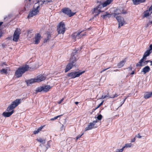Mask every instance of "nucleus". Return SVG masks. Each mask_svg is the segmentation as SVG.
Wrapping results in <instances>:
<instances>
[{
  "label": "nucleus",
  "mask_w": 152,
  "mask_h": 152,
  "mask_svg": "<svg viewBox=\"0 0 152 152\" xmlns=\"http://www.w3.org/2000/svg\"><path fill=\"white\" fill-rule=\"evenodd\" d=\"M105 98H106V97L105 96H102L101 98L103 99H104Z\"/></svg>",
  "instance_id": "50"
},
{
  "label": "nucleus",
  "mask_w": 152,
  "mask_h": 152,
  "mask_svg": "<svg viewBox=\"0 0 152 152\" xmlns=\"http://www.w3.org/2000/svg\"><path fill=\"white\" fill-rule=\"evenodd\" d=\"M63 100H64L63 98L61 99L58 102V104H60L63 101Z\"/></svg>",
  "instance_id": "41"
},
{
  "label": "nucleus",
  "mask_w": 152,
  "mask_h": 152,
  "mask_svg": "<svg viewBox=\"0 0 152 152\" xmlns=\"http://www.w3.org/2000/svg\"><path fill=\"white\" fill-rule=\"evenodd\" d=\"M7 65V64H6V63L5 62H4V63H3L2 64V65Z\"/></svg>",
  "instance_id": "54"
},
{
  "label": "nucleus",
  "mask_w": 152,
  "mask_h": 152,
  "mask_svg": "<svg viewBox=\"0 0 152 152\" xmlns=\"http://www.w3.org/2000/svg\"><path fill=\"white\" fill-rule=\"evenodd\" d=\"M77 51H75L74 52L72 53L71 55V57L70 59V62L76 64V61L77 59Z\"/></svg>",
  "instance_id": "10"
},
{
  "label": "nucleus",
  "mask_w": 152,
  "mask_h": 152,
  "mask_svg": "<svg viewBox=\"0 0 152 152\" xmlns=\"http://www.w3.org/2000/svg\"><path fill=\"white\" fill-rule=\"evenodd\" d=\"M35 69L34 68L29 67L28 65H25L24 66L20 67L16 71L15 75L17 78H19L22 77L23 75L26 71L30 69Z\"/></svg>",
  "instance_id": "2"
},
{
  "label": "nucleus",
  "mask_w": 152,
  "mask_h": 152,
  "mask_svg": "<svg viewBox=\"0 0 152 152\" xmlns=\"http://www.w3.org/2000/svg\"><path fill=\"white\" fill-rule=\"evenodd\" d=\"M129 68H130V69L131 70L132 69V67L131 66Z\"/></svg>",
  "instance_id": "59"
},
{
  "label": "nucleus",
  "mask_w": 152,
  "mask_h": 152,
  "mask_svg": "<svg viewBox=\"0 0 152 152\" xmlns=\"http://www.w3.org/2000/svg\"><path fill=\"white\" fill-rule=\"evenodd\" d=\"M3 23V22H0V27L2 25Z\"/></svg>",
  "instance_id": "48"
},
{
  "label": "nucleus",
  "mask_w": 152,
  "mask_h": 152,
  "mask_svg": "<svg viewBox=\"0 0 152 152\" xmlns=\"http://www.w3.org/2000/svg\"><path fill=\"white\" fill-rule=\"evenodd\" d=\"M150 63H151L150 66H152V61H150Z\"/></svg>",
  "instance_id": "51"
},
{
  "label": "nucleus",
  "mask_w": 152,
  "mask_h": 152,
  "mask_svg": "<svg viewBox=\"0 0 152 152\" xmlns=\"http://www.w3.org/2000/svg\"><path fill=\"white\" fill-rule=\"evenodd\" d=\"M152 96V92H146L144 95V97L145 99H148Z\"/></svg>",
  "instance_id": "24"
},
{
  "label": "nucleus",
  "mask_w": 152,
  "mask_h": 152,
  "mask_svg": "<svg viewBox=\"0 0 152 152\" xmlns=\"http://www.w3.org/2000/svg\"><path fill=\"white\" fill-rule=\"evenodd\" d=\"M137 137L139 138H140L142 137V136H140L139 134H138V135Z\"/></svg>",
  "instance_id": "46"
},
{
  "label": "nucleus",
  "mask_w": 152,
  "mask_h": 152,
  "mask_svg": "<svg viewBox=\"0 0 152 152\" xmlns=\"http://www.w3.org/2000/svg\"><path fill=\"white\" fill-rule=\"evenodd\" d=\"M52 88V87L49 85H47L39 87L36 90L37 92L42 91L46 93L48 92Z\"/></svg>",
  "instance_id": "5"
},
{
  "label": "nucleus",
  "mask_w": 152,
  "mask_h": 152,
  "mask_svg": "<svg viewBox=\"0 0 152 152\" xmlns=\"http://www.w3.org/2000/svg\"><path fill=\"white\" fill-rule=\"evenodd\" d=\"M74 64L72 63L71 62L68 63L66 65L65 69V72H66L70 70L72 67L75 66Z\"/></svg>",
  "instance_id": "14"
},
{
  "label": "nucleus",
  "mask_w": 152,
  "mask_h": 152,
  "mask_svg": "<svg viewBox=\"0 0 152 152\" xmlns=\"http://www.w3.org/2000/svg\"><path fill=\"white\" fill-rule=\"evenodd\" d=\"M102 116L101 115H99L97 117V118L99 120H100L102 119Z\"/></svg>",
  "instance_id": "31"
},
{
  "label": "nucleus",
  "mask_w": 152,
  "mask_h": 152,
  "mask_svg": "<svg viewBox=\"0 0 152 152\" xmlns=\"http://www.w3.org/2000/svg\"><path fill=\"white\" fill-rule=\"evenodd\" d=\"M21 103V99H17L12 102L7 108L6 111L8 112H4L2 115L5 117H8L11 116L14 113V109Z\"/></svg>",
  "instance_id": "1"
},
{
  "label": "nucleus",
  "mask_w": 152,
  "mask_h": 152,
  "mask_svg": "<svg viewBox=\"0 0 152 152\" xmlns=\"http://www.w3.org/2000/svg\"><path fill=\"white\" fill-rule=\"evenodd\" d=\"M41 35L39 34L38 33L36 34L34 39H35V44H38L40 42Z\"/></svg>",
  "instance_id": "16"
},
{
  "label": "nucleus",
  "mask_w": 152,
  "mask_h": 152,
  "mask_svg": "<svg viewBox=\"0 0 152 152\" xmlns=\"http://www.w3.org/2000/svg\"><path fill=\"white\" fill-rule=\"evenodd\" d=\"M74 35L73 36L74 38L79 39L80 38L82 37L83 36L86 35V33L85 32H83V31L80 32L78 33L76 35V33H75L74 34Z\"/></svg>",
  "instance_id": "13"
},
{
  "label": "nucleus",
  "mask_w": 152,
  "mask_h": 152,
  "mask_svg": "<svg viewBox=\"0 0 152 152\" xmlns=\"http://www.w3.org/2000/svg\"><path fill=\"white\" fill-rule=\"evenodd\" d=\"M61 11L63 13L70 17L73 16L76 13V12H72L71 10L69 8L66 7L62 9Z\"/></svg>",
  "instance_id": "7"
},
{
  "label": "nucleus",
  "mask_w": 152,
  "mask_h": 152,
  "mask_svg": "<svg viewBox=\"0 0 152 152\" xmlns=\"http://www.w3.org/2000/svg\"><path fill=\"white\" fill-rule=\"evenodd\" d=\"M131 75H133L134 74V71H132V72L130 74Z\"/></svg>",
  "instance_id": "53"
},
{
  "label": "nucleus",
  "mask_w": 152,
  "mask_h": 152,
  "mask_svg": "<svg viewBox=\"0 0 152 152\" xmlns=\"http://www.w3.org/2000/svg\"><path fill=\"white\" fill-rule=\"evenodd\" d=\"M113 0H106L105 2L102 4H99L98 6L96 7L95 10H96L97 9L99 8L100 9L102 7H106L107 6L110 4L111 2L113 1Z\"/></svg>",
  "instance_id": "9"
},
{
  "label": "nucleus",
  "mask_w": 152,
  "mask_h": 152,
  "mask_svg": "<svg viewBox=\"0 0 152 152\" xmlns=\"http://www.w3.org/2000/svg\"><path fill=\"white\" fill-rule=\"evenodd\" d=\"M148 10L151 12V14L152 13V5L150 7Z\"/></svg>",
  "instance_id": "37"
},
{
  "label": "nucleus",
  "mask_w": 152,
  "mask_h": 152,
  "mask_svg": "<svg viewBox=\"0 0 152 152\" xmlns=\"http://www.w3.org/2000/svg\"><path fill=\"white\" fill-rule=\"evenodd\" d=\"M119 71V70H118V69H116V70H115L114 71Z\"/></svg>",
  "instance_id": "58"
},
{
  "label": "nucleus",
  "mask_w": 152,
  "mask_h": 152,
  "mask_svg": "<svg viewBox=\"0 0 152 152\" xmlns=\"http://www.w3.org/2000/svg\"><path fill=\"white\" fill-rule=\"evenodd\" d=\"M132 1L134 5H137L145 2V0H132Z\"/></svg>",
  "instance_id": "21"
},
{
  "label": "nucleus",
  "mask_w": 152,
  "mask_h": 152,
  "mask_svg": "<svg viewBox=\"0 0 152 152\" xmlns=\"http://www.w3.org/2000/svg\"><path fill=\"white\" fill-rule=\"evenodd\" d=\"M150 60H147V61H144L143 63L144 64H143V65L142 64L143 66L146 65L148 64V63L150 62Z\"/></svg>",
  "instance_id": "32"
},
{
  "label": "nucleus",
  "mask_w": 152,
  "mask_h": 152,
  "mask_svg": "<svg viewBox=\"0 0 152 152\" xmlns=\"http://www.w3.org/2000/svg\"><path fill=\"white\" fill-rule=\"evenodd\" d=\"M44 126H41L37 130L34 131V134H36L38 133L40 131H41Z\"/></svg>",
  "instance_id": "26"
},
{
  "label": "nucleus",
  "mask_w": 152,
  "mask_h": 152,
  "mask_svg": "<svg viewBox=\"0 0 152 152\" xmlns=\"http://www.w3.org/2000/svg\"><path fill=\"white\" fill-rule=\"evenodd\" d=\"M36 140L39 142L40 143H42V144H44L45 143V142L46 140V139H42L41 138H40L39 139H37Z\"/></svg>",
  "instance_id": "27"
},
{
  "label": "nucleus",
  "mask_w": 152,
  "mask_h": 152,
  "mask_svg": "<svg viewBox=\"0 0 152 152\" xmlns=\"http://www.w3.org/2000/svg\"><path fill=\"white\" fill-rule=\"evenodd\" d=\"M107 15H103L102 18H104L106 17V16H107Z\"/></svg>",
  "instance_id": "47"
},
{
  "label": "nucleus",
  "mask_w": 152,
  "mask_h": 152,
  "mask_svg": "<svg viewBox=\"0 0 152 152\" xmlns=\"http://www.w3.org/2000/svg\"><path fill=\"white\" fill-rule=\"evenodd\" d=\"M151 52L150 51V50H147L144 54L147 57L150 55Z\"/></svg>",
  "instance_id": "29"
},
{
  "label": "nucleus",
  "mask_w": 152,
  "mask_h": 152,
  "mask_svg": "<svg viewBox=\"0 0 152 152\" xmlns=\"http://www.w3.org/2000/svg\"><path fill=\"white\" fill-rule=\"evenodd\" d=\"M46 77L42 75H39L36 78V82H40L45 80Z\"/></svg>",
  "instance_id": "17"
},
{
  "label": "nucleus",
  "mask_w": 152,
  "mask_h": 152,
  "mask_svg": "<svg viewBox=\"0 0 152 152\" xmlns=\"http://www.w3.org/2000/svg\"><path fill=\"white\" fill-rule=\"evenodd\" d=\"M39 7V6H38L36 8L33 9L31 11H30L28 16V18H29L32 17L38 13L39 12L38 10Z\"/></svg>",
  "instance_id": "12"
},
{
  "label": "nucleus",
  "mask_w": 152,
  "mask_h": 152,
  "mask_svg": "<svg viewBox=\"0 0 152 152\" xmlns=\"http://www.w3.org/2000/svg\"><path fill=\"white\" fill-rule=\"evenodd\" d=\"M31 0H28L29 1H31Z\"/></svg>",
  "instance_id": "61"
},
{
  "label": "nucleus",
  "mask_w": 152,
  "mask_h": 152,
  "mask_svg": "<svg viewBox=\"0 0 152 152\" xmlns=\"http://www.w3.org/2000/svg\"><path fill=\"white\" fill-rule=\"evenodd\" d=\"M97 122L98 121L96 120L92 122H91L89 123L88 126L86 128L85 131L96 128V127L95 126V125L96 124Z\"/></svg>",
  "instance_id": "11"
},
{
  "label": "nucleus",
  "mask_w": 152,
  "mask_h": 152,
  "mask_svg": "<svg viewBox=\"0 0 152 152\" xmlns=\"http://www.w3.org/2000/svg\"><path fill=\"white\" fill-rule=\"evenodd\" d=\"M150 50V51H151L152 50V45H151L150 46V48L148 50Z\"/></svg>",
  "instance_id": "42"
},
{
  "label": "nucleus",
  "mask_w": 152,
  "mask_h": 152,
  "mask_svg": "<svg viewBox=\"0 0 152 152\" xmlns=\"http://www.w3.org/2000/svg\"><path fill=\"white\" fill-rule=\"evenodd\" d=\"M126 58L123 60L122 61H120L117 64V66L118 68H121L124 65L125 62H126Z\"/></svg>",
  "instance_id": "19"
},
{
  "label": "nucleus",
  "mask_w": 152,
  "mask_h": 152,
  "mask_svg": "<svg viewBox=\"0 0 152 152\" xmlns=\"http://www.w3.org/2000/svg\"><path fill=\"white\" fill-rule=\"evenodd\" d=\"M105 96V97H106H106H108V98H109V97L110 96H109V95H108V94H107V95H106V96Z\"/></svg>",
  "instance_id": "49"
},
{
  "label": "nucleus",
  "mask_w": 152,
  "mask_h": 152,
  "mask_svg": "<svg viewBox=\"0 0 152 152\" xmlns=\"http://www.w3.org/2000/svg\"><path fill=\"white\" fill-rule=\"evenodd\" d=\"M151 24H152V21H150L148 23L145 27H147L148 26Z\"/></svg>",
  "instance_id": "35"
},
{
  "label": "nucleus",
  "mask_w": 152,
  "mask_h": 152,
  "mask_svg": "<svg viewBox=\"0 0 152 152\" xmlns=\"http://www.w3.org/2000/svg\"><path fill=\"white\" fill-rule=\"evenodd\" d=\"M97 108H96V107L95 109H94L92 110V112H93L96 109H97Z\"/></svg>",
  "instance_id": "52"
},
{
  "label": "nucleus",
  "mask_w": 152,
  "mask_h": 152,
  "mask_svg": "<svg viewBox=\"0 0 152 152\" xmlns=\"http://www.w3.org/2000/svg\"><path fill=\"white\" fill-rule=\"evenodd\" d=\"M85 72V71L81 72L75 71L68 73L67 76L68 77H71L72 78H74L76 77H79L81 75L84 73Z\"/></svg>",
  "instance_id": "6"
},
{
  "label": "nucleus",
  "mask_w": 152,
  "mask_h": 152,
  "mask_svg": "<svg viewBox=\"0 0 152 152\" xmlns=\"http://www.w3.org/2000/svg\"><path fill=\"white\" fill-rule=\"evenodd\" d=\"M149 12L148 10H147L144 12V17H147L150 15Z\"/></svg>",
  "instance_id": "28"
},
{
  "label": "nucleus",
  "mask_w": 152,
  "mask_h": 152,
  "mask_svg": "<svg viewBox=\"0 0 152 152\" xmlns=\"http://www.w3.org/2000/svg\"><path fill=\"white\" fill-rule=\"evenodd\" d=\"M84 134V133H83L81 135H78L76 137V140H77L80 137Z\"/></svg>",
  "instance_id": "34"
},
{
  "label": "nucleus",
  "mask_w": 152,
  "mask_h": 152,
  "mask_svg": "<svg viewBox=\"0 0 152 152\" xmlns=\"http://www.w3.org/2000/svg\"><path fill=\"white\" fill-rule=\"evenodd\" d=\"M96 7L94 9L93 11H92V13L94 14L96 13L95 15V16H96L98 15L100 12H104V11H102L101 10L97 9L96 10L95 9Z\"/></svg>",
  "instance_id": "20"
},
{
  "label": "nucleus",
  "mask_w": 152,
  "mask_h": 152,
  "mask_svg": "<svg viewBox=\"0 0 152 152\" xmlns=\"http://www.w3.org/2000/svg\"><path fill=\"white\" fill-rule=\"evenodd\" d=\"M35 82H36V78L31 79L30 80H27V85L30 86V84Z\"/></svg>",
  "instance_id": "23"
},
{
  "label": "nucleus",
  "mask_w": 152,
  "mask_h": 152,
  "mask_svg": "<svg viewBox=\"0 0 152 152\" xmlns=\"http://www.w3.org/2000/svg\"><path fill=\"white\" fill-rule=\"evenodd\" d=\"M46 34L47 37L44 39V42H47L50 39L51 37V34L50 32L47 31L46 32Z\"/></svg>",
  "instance_id": "22"
},
{
  "label": "nucleus",
  "mask_w": 152,
  "mask_h": 152,
  "mask_svg": "<svg viewBox=\"0 0 152 152\" xmlns=\"http://www.w3.org/2000/svg\"><path fill=\"white\" fill-rule=\"evenodd\" d=\"M127 98V97H125V99H124L123 100V101L122 102V104H121V105H122V104H123L124 102H125L126 99Z\"/></svg>",
  "instance_id": "43"
},
{
  "label": "nucleus",
  "mask_w": 152,
  "mask_h": 152,
  "mask_svg": "<svg viewBox=\"0 0 152 152\" xmlns=\"http://www.w3.org/2000/svg\"><path fill=\"white\" fill-rule=\"evenodd\" d=\"M54 120L53 118H51L50 119V120L51 121H53V120Z\"/></svg>",
  "instance_id": "56"
},
{
  "label": "nucleus",
  "mask_w": 152,
  "mask_h": 152,
  "mask_svg": "<svg viewBox=\"0 0 152 152\" xmlns=\"http://www.w3.org/2000/svg\"><path fill=\"white\" fill-rule=\"evenodd\" d=\"M118 96V95L117 94H115L113 96H110L109 97V98H114L115 97H117Z\"/></svg>",
  "instance_id": "33"
},
{
  "label": "nucleus",
  "mask_w": 152,
  "mask_h": 152,
  "mask_svg": "<svg viewBox=\"0 0 152 152\" xmlns=\"http://www.w3.org/2000/svg\"><path fill=\"white\" fill-rule=\"evenodd\" d=\"M132 145V144L131 143L126 144L123 147L124 148H127L128 147H131Z\"/></svg>",
  "instance_id": "30"
},
{
  "label": "nucleus",
  "mask_w": 152,
  "mask_h": 152,
  "mask_svg": "<svg viewBox=\"0 0 152 152\" xmlns=\"http://www.w3.org/2000/svg\"><path fill=\"white\" fill-rule=\"evenodd\" d=\"M21 30L20 29L18 28H16L13 34V41L15 42H18Z\"/></svg>",
  "instance_id": "8"
},
{
  "label": "nucleus",
  "mask_w": 152,
  "mask_h": 152,
  "mask_svg": "<svg viewBox=\"0 0 152 152\" xmlns=\"http://www.w3.org/2000/svg\"><path fill=\"white\" fill-rule=\"evenodd\" d=\"M135 141V138H134V139H133L131 140V142H134Z\"/></svg>",
  "instance_id": "44"
},
{
  "label": "nucleus",
  "mask_w": 152,
  "mask_h": 152,
  "mask_svg": "<svg viewBox=\"0 0 152 152\" xmlns=\"http://www.w3.org/2000/svg\"><path fill=\"white\" fill-rule=\"evenodd\" d=\"M104 101H103L97 107H96V108H99L100 106L102 105Z\"/></svg>",
  "instance_id": "36"
},
{
  "label": "nucleus",
  "mask_w": 152,
  "mask_h": 152,
  "mask_svg": "<svg viewBox=\"0 0 152 152\" xmlns=\"http://www.w3.org/2000/svg\"><path fill=\"white\" fill-rule=\"evenodd\" d=\"M57 30L58 34H64L66 31L65 26L64 23L60 22L57 26Z\"/></svg>",
  "instance_id": "4"
},
{
  "label": "nucleus",
  "mask_w": 152,
  "mask_h": 152,
  "mask_svg": "<svg viewBox=\"0 0 152 152\" xmlns=\"http://www.w3.org/2000/svg\"><path fill=\"white\" fill-rule=\"evenodd\" d=\"M62 115H58L57 116H56V117H54L53 118L54 119V120H56V119H57L58 118V117H60V116H62Z\"/></svg>",
  "instance_id": "40"
},
{
  "label": "nucleus",
  "mask_w": 152,
  "mask_h": 152,
  "mask_svg": "<svg viewBox=\"0 0 152 152\" xmlns=\"http://www.w3.org/2000/svg\"><path fill=\"white\" fill-rule=\"evenodd\" d=\"M150 69V68L148 66H146L142 69L141 72H142L144 74H145L149 72Z\"/></svg>",
  "instance_id": "18"
},
{
  "label": "nucleus",
  "mask_w": 152,
  "mask_h": 152,
  "mask_svg": "<svg viewBox=\"0 0 152 152\" xmlns=\"http://www.w3.org/2000/svg\"><path fill=\"white\" fill-rule=\"evenodd\" d=\"M124 149V147H123V148L121 149H118V151H117V152H122Z\"/></svg>",
  "instance_id": "38"
},
{
  "label": "nucleus",
  "mask_w": 152,
  "mask_h": 152,
  "mask_svg": "<svg viewBox=\"0 0 152 152\" xmlns=\"http://www.w3.org/2000/svg\"><path fill=\"white\" fill-rule=\"evenodd\" d=\"M110 68V67H108V68L105 69H103L102 70V71H101L100 72V73H102V72H104V71H106V70L108 69H109Z\"/></svg>",
  "instance_id": "39"
},
{
  "label": "nucleus",
  "mask_w": 152,
  "mask_h": 152,
  "mask_svg": "<svg viewBox=\"0 0 152 152\" xmlns=\"http://www.w3.org/2000/svg\"><path fill=\"white\" fill-rule=\"evenodd\" d=\"M2 36V34H1V32L0 33V38Z\"/></svg>",
  "instance_id": "57"
},
{
  "label": "nucleus",
  "mask_w": 152,
  "mask_h": 152,
  "mask_svg": "<svg viewBox=\"0 0 152 152\" xmlns=\"http://www.w3.org/2000/svg\"><path fill=\"white\" fill-rule=\"evenodd\" d=\"M147 56H146L144 54L143 55L142 58L140 60V61L137 64L136 66H143L142 64L145 60L146 59Z\"/></svg>",
  "instance_id": "15"
},
{
  "label": "nucleus",
  "mask_w": 152,
  "mask_h": 152,
  "mask_svg": "<svg viewBox=\"0 0 152 152\" xmlns=\"http://www.w3.org/2000/svg\"><path fill=\"white\" fill-rule=\"evenodd\" d=\"M8 70L9 71L10 70V68L9 67H6L5 69H2L0 70V72L1 74H7V70Z\"/></svg>",
  "instance_id": "25"
},
{
  "label": "nucleus",
  "mask_w": 152,
  "mask_h": 152,
  "mask_svg": "<svg viewBox=\"0 0 152 152\" xmlns=\"http://www.w3.org/2000/svg\"><path fill=\"white\" fill-rule=\"evenodd\" d=\"M122 13H122L119 10L117 9L116 12L113 14L114 16L116 18L118 22V28H120L124 24L126 23L124 20V18L122 17L118 16L120 14Z\"/></svg>",
  "instance_id": "3"
},
{
  "label": "nucleus",
  "mask_w": 152,
  "mask_h": 152,
  "mask_svg": "<svg viewBox=\"0 0 152 152\" xmlns=\"http://www.w3.org/2000/svg\"><path fill=\"white\" fill-rule=\"evenodd\" d=\"M46 1V2H47L48 3L52 2H53V1L52 0H47Z\"/></svg>",
  "instance_id": "45"
},
{
  "label": "nucleus",
  "mask_w": 152,
  "mask_h": 152,
  "mask_svg": "<svg viewBox=\"0 0 152 152\" xmlns=\"http://www.w3.org/2000/svg\"><path fill=\"white\" fill-rule=\"evenodd\" d=\"M45 1H44L43 2V3H44V2Z\"/></svg>",
  "instance_id": "60"
},
{
  "label": "nucleus",
  "mask_w": 152,
  "mask_h": 152,
  "mask_svg": "<svg viewBox=\"0 0 152 152\" xmlns=\"http://www.w3.org/2000/svg\"><path fill=\"white\" fill-rule=\"evenodd\" d=\"M79 103V102H75V104H76V105H77Z\"/></svg>",
  "instance_id": "55"
}]
</instances>
